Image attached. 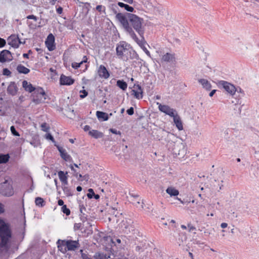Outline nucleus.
I'll return each instance as SVG.
<instances>
[{
	"label": "nucleus",
	"instance_id": "f257e3e1",
	"mask_svg": "<svg viewBox=\"0 0 259 259\" xmlns=\"http://www.w3.org/2000/svg\"><path fill=\"white\" fill-rule=\"evenodd\" d=\"M11 237V230L5 222L0 219V252L6 253L9 247L8 243Z\"/></svg>",
	"mask_w": 259,
	"mask_h": 259
},
{
	"label": "nucleus",
	"instance_id": "f03ea898",
	"mask_svg": "<svg viewBox=\"0 0 259 259\" xmlns=\"http://www.w3.org/2000/svg\"><path fill=\"white\" fill-rule=\"evenodd\" d=\"M156 104L158 106L159 111L173 118L174 122L179 131L183 130V124L181 118L175 109L166 105H162L159 102H157Z\"/></svg>",
	"mask_w": 259,
	"mask_h": 259
},
{
	"label": "nucleus",
	"instance_id": "7ed1b4c3",
	"mask_svg": "<svg viewBox=\"0 0 259 259\" xmlns=\"http://www.w3.org/2000/svg\"><path fill=\"white\" fill-rule=\"evenodd\" d=\"M132 51V49L130 45L125 41H121L116 45V55L120 59L123 60H128Z\"/></svg>",
	"mask_w": 259,
	"mask_h": 259
},
{
	"label": "nucleus",
	"instance_id": "20e7f679",
	"mask_svg": "<svg viewBox=\"0 0 259 259\" xmlns=\"http://www.w3.org/2000/svg\"><path fill=\"white\" fill-rule=\"evenodd\" d=\"M57 244L59 250L63 253H66L67 251H74L80 246L78 240H58Z\"/></svg>",
	"mask_w": 259,
	"mask_h": 259
},
{
	"label": "nucleus",
	"instance_id": "39448f33",
	"mask_svg": "<svg viewBox=\"0 0 259 259\" xmlns=\"http://www.w3.org/2000/svg\"><path fill=\"white\" fill-rule=\"evenodd\" d=\"M127 17L131 24L139 35H143L144 32L142 27L143 19L132 13H127Z\"/></svg>",
	"mask_w": 259,
	"mask_h": 259
},
{
	"label": "nucleus",
	"instance_id": "423d86ee",
	"mask_svg": "<svg viewBox=\"0 0 259 259\" xmlns=\"http://www.w3.org/2000/svg\"><path fill=\"white\" fill-rule=\"evenodd\" d=\"M0 194L8 197L14 194L13 181L11 179L6 180L0 184Z\"/></svg>",
	"mask_w": 259,
	"mask_h": 259
},
{
	"label": "nucleus",
	"instance_id": "0eeeda50",
	"mask_svg": "<svg viewBox=\"0 0 259 259\" xmlns=\"http://www.w3.org/2000/svg\"><path fill=\"white\" fill-rule=\"evenodd\" d=\"M32 101L35 104H39L44 102L46 99V94L44 90L40 88L36 89L32 95Z\"/></svg>",
	"mask_w": 259,
	"mask_h": 259
},
{
	"label": "nucleus",
	"instance_id": "6e6552de",
	"mask_svg": "<svg viewBox=\"0 0 259 259\" xmlns=\"http://www.w3.org/2000/svg\"><path fill=\"white\" fill-rule=\"evenodd\" d=\"M116 18L122 24L123 27L127 31L131 29L129 26L128 20L127 19V15L125 16L121 13H118L116 15Z\"/></svg>",
	"mask_w": 259,
	"mask_h": 259
},
{
	"label": "nucleus",
	"instance_id": "1a4fd4ad",
	"mask_svg": "<svg viewBox=\"0 0 259 259\" xmlns=\"http://www.w3.org/2000/svg\"><path fill=\"white\" fill-rule=\"evenodd\" d=\"M219 83L220 85H222L224 89L231 95L233 96L235 95L236 92V89L233 84L224 80L220 81Z\"/></svg>",
	"mask_w": 259,
	"mask_h": 259
},
{
	"label": "nucleus",
	"instance_id": "9d476101",
	"mask_svg": "<svg viewBox=\"0 0 259 259\" xmlns=\"http://www.w3.org/2000/svg\"><path fill=\"white\" fill-rule=\"evenodd\" d=\"M97 73L100 78L104 79H108L110 76L109 71L103 65H100L99 66L97 69Z\"/></svg>",
	"mask_w": 259,
	"mask_h": 259
},
{
	"label": "nucleus",
	"instance_id": "9b49d317",
	"mask_svg": "<svg viewBox=\"0 0 259 259\" xmlns=\"http://www.w3.org/2000/svg\"><path fill=\"white\" fill-rule=\"evenodd\" d=\"M8 44L14 48H18L22 43L18 35L12 34L8 38Z\"/></svg>",
	"mask_w": 259,
	"mask_h": 259
},
{
	"label": "nucleus",
	"instance_id": "f8f14e48",
	"mask_svg": "<svg viewBox=\"0 0 259 259\" xmlns=\"http://www.w3.org/2000/svg\"><path fill=\"white\" fill-rule=\"evenodd\" d=\"M13 59L11 53L7 50H4L0 52V62L5 63L9 62Z\"/></svg>",
	"mask_w": 259,
	"mask_h": 259
},
{
	"label": "nucleus",
	"instance_id": "ddd939ff",
	"mask_svg": "<svg viewBox=\"0 0 259 259\" xmlns=\"http://www.w3.org/2000/svg\"><path fill=\"white\" fill-rule=\"evenodd\" d=\"M45 43L48 49L50 51H53L55 49V37L52 33L49 34Z\"/></svg>",
	"mask_w": 259,
	"mask_h": 259
},
{
	"label": "nucleus",
	"instance_id": "4468645a",
	"mask_svg": "<svg viewBox=\"0 0 259 259\" xmlns=\"http://www.w3.org/2000/svg\"><path fill=\"white\" fill-rule=\"evenodd\" d=\"M74 79L70 76H67L64 74H62L60 78V83L61 85H70L73 84Z\"/></svg>",
	"mask_w": 259,
	"mask_h": 259
},
{
	"label": "nucleus",
	"instance_id": "2eb2a0df",
	"mask_svg": "<svg viewBox=\"0 0 259 259\" xmlns=\"http://www.w3.org/2000/svg\"><path fill=\"white\" fill-rule=\"evenodd\" d=\"M131 93L132 95L137 99H142L143 97V90L139 85L134 87Z\"/></svg>",
	"mask_w": 259,
	"mask_h": 259
},
{
	"label": "nucleus",
	"instance_id": "dca6fc26",
	"mask_svg": "<svg viewBox=\"0 0 259 259\" xmlns=\"http://www.w3.org/2000/svg\"><path fill=\"white\" fill-rule=\"evenodd\" d=\"M18 88L16 83L14 82H11L7 88V92L12 96H15L17 94Z\"/></svg>",
	"mask_w": 259,
	"mask_h": 259
},
{
	"label": "nucleus",
	"instance_id": "f3484780",
	"mask_svg": "<svg viewBox=\"0 0 259 259\" xmlns=\"http://www.w3.org/2000/svg\"><path fill=\"white\" fill-rule=\"evenodd\" d=\"M68 172H64L63 171H59L58 172V177L60 181L63 185H66L68 184Z\"/></svg>",
	"mask_w": 259,
	"mask_h": 259
},
{
	"label": "nucleus",
	"instance_id": "a211bd4d",
	"mask_svg": "<svg viewBox=\"0 0 259 259\" xmlns=\"http://www.w3.org/2000/svg\"><path fill=\"white\" fill-rule=\"evenodd\" d=\"M22 87L24 89V90L28 92L29 93H32V92H34L36 90L34 87L32 85L31 83L28 82L26 80H23L22 82Z\"/></svg>",
	"mask_w": 259,
	"mask_h": 259
},
{
	"label": "nucleus",
	"instance_id": "6ab92c4d",
	"mask_svg": "<svg viewBox=\"0 0 259 259\" xmlns=\"http://www.w3.org/2000/svg\"><path fill=\"white\" fill-rule=\"evenodd\" d=\"M94 257L95 259H127L125 258H112L110 255L107 254H104L101 252H97L95 254Z\"/></svg>",
	"mask_w": 259,
	"mask_h": 259
},
{
	"label": "nucleus",
	"instance_id": "aec40b11",
	"mask_svg": "<svg viewBox=\"0 0 259 259\" xmlns=\"http://www.w3.org/2000/svg\"><path fill=\"white\" fill-rule=\"evenodd\" d=\"M161 60L162 61L166 62L175 61V54L167 53L162 56Z\"/></svg>",
	"mask_w": 259,
	"mask_h": 259
},
{
	"label": "nucleus",
	"instance_id": "412c9836",
	"mask_svg": "<svg viewBox=\"0 0 259 259\" xmlns=\"http://www.w3.org/2000/svg\"><path fill=\"white\" fill-rule=\"evenodd\" d=\"M166 192L170 196H177L179 194V191L173 187H168L166 190Z\"/></svg>",
	"mask_w": 259,
	"mask_h": 259
},
{
	"label": "nucleus",
	"instance_id": "4be33fe9",
	"mask_svg": "<svg viewBox=\"0 0 259 259\" xmlns=\"http://www.w3.org/2000/svg\"><path fill=\"white\" fill-rule=\"evenodd\" d=\"M198 81L202 85L203 88H205L206 90H210L211 88V85L210 82L205 79H200Z\"/></svg>",
	"mask_w": 259,
	"mask_h": 259
},
{
	"label": "nucleus",
	"instance_id": "5701e85b",
	"mask_svg": "<svg viewBox=\"0 0 259 259\" xmlns=\"http://www.w3.org/2000/svg\"><path fill=\"white\" fill-rule=\"evenodd\" d=\"M96 116L98 119H102L103 121H107L109 119L108 114L102 111H97L96 112Z\"/></svg>",
	"mask_w": 259,
	"mask_h": 259
},
{
	"label": "nucleus",
	"instance_id": "b1692460",
	"mask_svg": "<svg viewBox=\"0 0 259 259\" xmlns=\"http://www.w3.org/2000/svg\"><path fill=\"white\" fill-rule=\"evenodd\" d=\"M88 58L86 56H84L83 57L82 60L79 63L77 62H73L71 64V66L73 68L75 69H78L79 67H80L81 64H82L83 63H86L88 61Z\"/></svg>",
	"mask_w": 259,
	"mask_h": 259
},
{
	"label": "nucleus",
	"instance_id": "393cba45",
	"mask_svg": "<svg viewBox=\"0 0 259 259\" xmlns=\"http://www.w3.org/2000/svg\"><path fill=\"white\" fill-rule=\"evenodd\" d=\"M17 70L20 73H23L25 74H28L30 72V69L26 68L24 66L20 64L17 67Z\"/></svg>",
	"mask_w": 259,
	"mask_h": 259
},
{
	"label": "nucleus",
	"instance_id": "a878e982",
	"mask_svg": "<svg viewBox=\"0 0 259 259\" xmlns=\"http://www.w3.org/2000/svg\"><path fill=\"white\" fill-rule=\"evenodd\" d=\"M89 135L94 138L98 139L103 136V134L97 130H93L89 133Z\"/></svg>",
	"mask_w": 259,
	"mask_h": 259
},
{
	"label": "nucleus",
	"instance_id": "bb28decb",
	"mask_svg": "<svg viewBox=\"0 0 259 259\" xmlns=\"http://www.w3.org/2000/svg\"><path fill=\"white\" fill-rule=\"evenodd\" d=\"M59 150L61 154V157L65 161H70L71 157L67 154L65 150L59 149Z\"/></svg>",
	"mask_w": 259,
	"mask_h": 259
},
{
	"label": "nucleus",
	"instance_id": "cd10ccee",
	"mask_svg": "<svg viewBox=\"0 0 259 259\" xmlns=\"http://www.w3.org/2000/svg\"><path fill=\"white\" fill-rule=\"evenodd\" d=\"M117 5L121 8H124V9L128 12H133L134 11V9L133 7L130 6L129 5L125 4L122 2H118Z\"/></svg>",
	"mask_w": 259,
	"mask_h": 259
},
{
	"label": "nucleus",
	"instance_id": "c85d7f7f",
	"mask_svg": "<svg viewBox=\"0 0 259 259\" xmlns=\"http://www.w3.org/2000/svg\"><path fill=\"white\" fill-rule=\"evenodd\" d=\"M116 84L120 89L123 91L125 90L127 87L126 82L122 80H118Z\"/></svg>",
	"mask_w": 259,
	"mask_h": 259
},
{
	"label": "nucleus",
	"instance_id": "c756f323",
	"mask_svg": "<svg viewBox=\"0 0 259 259\" xmlns=\"http://www.w3.org/2000/svg\"><path fill=\"white\" fill-rule=\"evenodd\" d=\"M10 158L9 154H0V163H7Z\"/></svg>",
	"mask_w": 259,
	"mask_h": 259
},
{
	"label": "nucleus",
	"instance_id": "7c9ffc66",
	"mask_svg": "<svg viewBox=\"0 0 259 259\" xmlns=\"http://www.w3.org/2000/svg\"><path fill=\"white\" fill-rule=\"evenodd\" d=\"M35 203L36 205L42 207L45 204L44 200L41 197H36L35 200Z\"/></svg>",
	"mask_w": 259,
	"mask_h": 259
},
{
	"label": "nucleus",
	"instance_id": "2f4dec72",
	"mask_svg": "<svg viewBox=\"0 0 259 259\" xmlns=\"http://www.w3.org/2000/svg\"><path fill=\"white\" fill-rule=\"evenodd\" d=\"M144 34L142 35H140L141 37V38L140 39L138 38L137 40H136L135 41L138 44V45L141 47H143V46H145L146 45V41L145 40L144 37Z\"/></svg>",
	"mask_w": 259,
	"mask_h": 259
},
{
	"label": "nucleus",
	"instance_id": "473e14b6",
	"mask_svg": "<svg viewBox=\"0 0 259 259\" xmlns=\"http://www.w3.org/2000/svg\"><path fill=\"white\" fill-rule=\"evenodd\" d=\"M144 34L142 35H140L141 37V38L140 39L138 38L137 40H136L135 41L138 44V45L141 47H143V46H145L146 45V41L145 40L144 37Z\"/></svg>",
	"mask_w": 259,
	"mask_h": 259
},
{
	"label": "nucleus",
	"instance_id": "72a5a7b5",
	"mask_svg": "<svg viewBox=\"0 0 259 259\" xmlns=\"http://www.w3.org/2000/svg\"><path fill=\"white\" fill-rule=\"evenodd\" d=\"M144 34L142 35H140L141 37V38L140 39L138 38L137 40H136L135 41L138 44V45L141 47H143V46H145L146 45V41L145 40L144 37Z\"/></svg>",
	"mask_w": 259,
	"mask_h": 259
},
{
	"label": "nucleus",
	"instance_id": "f704fd0d",
	"mask_svg": "<svg viewBox=\"0 0 259 259\" xmlns=\"http://www.w3.org/2000/svg\"><path fill=\"white\" fill-rule=\"evenodd\" d=\"M61 211L66 215H69L70 214V210L68 208H67L66 205H64L62 206Z\"/></svg>",
	"mask_w": 259,
	"mask_h": 259
},
{
	"label": "nucleus",
	"instance_id": "c9c22d12",
	"mask_svg": "<svg viewBox=\"0 0 259 259\" xmlns=\"http://www.w3.org/2000/svg\"><path fill=\"white\" fill-rule=\"evenodd\" d=\"M40 127L41 130L46 132H48L50 129L49 125L46 122L42 123L41 124Z\"/></svg>",
	"mask_w": 259,
	"mask_h": 259
},
{
	"label": "nucleus",
	"instance_id": "e433bc0d",
	"mask_svg": "<svg viewBox=\"0 0 259 259\" xmlns=\"http://www.w3.org/2000/svg\"><path fill=\"white\" fill-rule=\"evenodd\" d=\"M80 252L82 259H93L90 255L84 253L82 249L80 250Z\"/></svg>",
	"mask_w": 259,
	"mask_h": 259
},
{
	"label": "nucleus",
	"instance_id": "4c0bfd02",
	"mask_svg": "<svg viewBox=\"0 0 259 259\" xmlns=\"http://www.w3.org/2000/svg\"><path fill=\"white\" fill-rule=\"evenodd\" d=\"M96 10L99 12H103L105 13L106 8L105 6L102 5H98L96 8Z\"/></svg>",
	"mask_w": 259,
	"mask_h": 259
},
{
	"label": "nucleus",
	"instance_id": "58836bf2",
	"mask_svg": "<svg viewBox=\"0 0 259 259\" xmlns=\"http://www.w3.org/2000/svg\"><path fill=\"white\" fill-rule=\"evenodd\" d=\"M11 132L12 134L15 136H20V134L18 132L16 131L14 126H11L10 127Z\"/></svg>",
	"mask_w": 259,
	"mask_h": 259
},
{
	"label": "nucleus",
	"instance_id": "ea45409f",
	"mask_svg": "<svg viewBox=\"0 0 259 259\" xmlns=\"http://www.w3.org/2000/svg\"><path fill=\"white\" fill-rule=\"evenodd\" d=\"M80 93L81 94L80 95H79V97L81 99H83L84 98H85V97H87L88 95V92H87L85 90H81L80 91Z\"/></svg>",
	"mask_w": 259,
	"mask_h": 259
},
{
	"label": "nucleus",
	"instance_id": "a19ab883",
	"mask_svg": "<svg viewBox=\"0 0 259 259\" xmlns=\"http://www.w3.org/2000/svg\"><path fill=\"white\" fill-rule=\"evenodd\" d=\"M188 231L189 232H193V231H195L196 230V227L193 226L191 223L188 224Z\"/></svg>",
	"mask_w": 259,
	"mask_h": 259
},
{
	"label": "nucleus",
	"instance_id": "79ce46f5",
	"mask_svg": "<svg viewBox=\"0 0 259 259\" xmlns=\"http://www.w3.org/2000/svg\"><path fill=\"white\" fill-rule=\"evenodd\" d=\"M3 74L4 75L9 76L11 75V72L7 68H4L3 70Z\"/></svg>",
	"mask_w": 259,
	"mask_h": 259
},
{
	"label": "nucleus",
	"instance_id": "37998d69",
	"mask_svg": "<svg viewBox=\"0 0 259 259\" xmlns=\"http://www.w3.org/2000/svg\"><path fill=\"white\" fill-rule=\"evenodd\" d=\"M26 18L27 19H33L35 22L37 21V17L33 15H28L26 17Z\"/></svg>",
	"mask_w": 259,
	"mask_h": 259
},
{
	"label": "nucleus",
	"instance_id": "c03bdc74",
	"mask_svg": "<svg viewBox=\"0 0 259 259\" xmlns=\"http://www.w3.org/2000/svg\"><path fill=\"white\" fill-rule=\"evenodd\" d=\"M110 131L114 134H116V135H121V132L119 131H117L116 129H114V128H110Z\"/></svg>",
	"mask_w": 259,
	"mask_h": 259
},
{
	"label": "nucleus",
	"instance_id": "a18cd8bd",
	"mask_svg": "<svg viewBox=\"0 0 259 259\" xmlns=\"http://www.w3.org/2000/svg\"><path fill=\"white\" fill-rule=\"evenodd\" d=\"M131 30V37H132V38L135 41L136 40H137L138 39V37L137 36V35H136V34L134 33V32L131 29H130Z\"/></svg>",
	"mask_w": 259,
	"mask_h": 259
},
{
	"label": "nucleus",
	"instance_id": "49530a36",
	"mask_svg": "<svg viewBox=\"0 0 259 259\" xmlns=\"http://www.w3.org/2000/svg\"><path fill=\"white\" fill-rule=\"evenodd\" d=\"M126 112L130 115H133L134 113V109L133 107H131L130 108L127 109Z\"/></svg>",
	"mask_w": 259,
	"mask_h": 259
},
{
	"label": "nucleus",
	"instance_id": "de8ad7c7",
	"mask_svg": "<svg viewBox=\"0 0 259 259\" xmlns=\"http://www.w3.org/2000/svg\"><path fill=\"white\" fill-rule=\"evenodd\" d=\"M141 49L144 51V52L149 56H150V53L146 48L145 45L143 46Z\"/></svg>",
	"mask_w": 259,
	"mask_h": 259
},
{
	"label": "nucleus",
	"instance_id": "09e8293b",
	"mask_svg": "<svg viewBox=\"0 0 259 259\" xmlns=\"http://www.w3.org/2000/svg\"><path fill=\"white\" fill-rule=\"evenodd\" d=\"M6 41L4 39L0 38V48L4 47L6 45Z\"/></svg>",
	"mask_w": 259,
	"mask_h": 259
},
{
	"label": "nucleus",
	"instance_id": "8fccbe9b",
	"mask_svg": "<svg viewBox=\"0 0 259 259\" xmlns=\"http://www.w3.org/2000/svg\"><path fill=\"white\" fill-rule=\"evenodd\" d=\"M46 139L50 140L52 141H54V139L53 137L50 133L46 134Z\"/></svg>",
	"mask_w": 259,
	"mask_h": 259
},
{
	"label": "nucleus",
	"instance_id": "3c124183",
	"mask_svg": "<svg viewBox=\"0 0 259 259\" xmlns=\"http://www.w3.org/2000/svg\"><path fill=\"white\" fill-rule=\"evenodd\" d=\"M111 241L113 244L115 245V243H117V244H119L121 243V240L119 238L115 239V241H114L113 239L111 240Z\"/></svg>",
	"mask_w": 259,
	"mask_h": 259
},
{
	"label": "nucleus",
	"instance_id": "603ef678",
	"mask_svg": "<svg viewBox=\"0 0 259 259\" xmlns=\"http://www.w3.org/2000/svg\"><path fill=\"white\" fill-rule=\"evenodd\" d=\"M56 11L58 14H61L63 13V8L61 7H59L57 8Z\"/></svg>",
	"mask_w": 259,
	"mask_h": 259
},
{
	"label": "nucleus",
	"instance_id": "864d4df0",
	"mask_svg": "<svg viewBox=\"0 0 259 259\" xmlns=\"http://www.w3.org/2000/svg\"><path fill=\"white\" fill-rule=\"evenodd\" d=\"M58 204L60 206H63V205H64L63 200L62 199H59L58 201Z\"/></svg>",
	"mask_w": 259,
	"mask_h": 259
},
{
	"label": "nucleus",
	"instance_id": "5fc2aeb1",
	"mask_svg": "<svg viewBox=\"0 0 259 259\" xmlns=\"http://www.w3.org/2000/svg\"><path fill=\"white\" fill-rule=\"evenodd\" d=\"M227 226H228V224L226 223H223L221 225V226L222 228H227Z\"/></svg>",
	"mask_w": 259,
	"mask_h": 259
},
{
	"label": "nucleus",
	"instance_id": "6e6d98bb",
	"mask_svg": "<svg viewBox=\"0 0 259 259\" xmlns=\"http://www.w3.org/2000/svg\"><path fill=\"white\" fill-rule=\"evenodd\" d=\"M4 211V206L3 204L0 203V213L3 212Z\"/></svg>",
	"mask_w": 259,
	"mask_h": 259
},
{
	"label": "nucleus",
	"instance_id": "4d7b16f0",
	"mask_svg": "<svg viewBox=\"0 0 259 259\" xmlns=\"http://www.w3.org/2000/svg\"><path fill=\"white\" fill-rule=\"evenodd\" d=\"M216 92V90H213L212 91H211L209 95L210 97H212L213 95H214V94Z\"/></svg>",
	"mask_w": 259,
	"mask_h": 259
},
{
	"label": "nucleus",
	"instance_id": "13d9d810",
	"mask_svg": "<svg viewBox=\"0 0 259 259\" xmlns=\"http://www.w3.org/2000/svg\"><path fill=\"white\" fill-rule=\"evenodd\" d=\"M90 130V126L89 125H86L84 127V130L85 131H88Z\"/></svg>",
	"mask_w": 259,
	"mask_h": 259
},
{
	"label": "nucleus",
	"instance_id": "bf43d9fd",
	"mask_svg": "<svg viewBox=\"0 0 259 259\" xmlns=\"http://www.w3.org/2000/svg\"><path fill=\"white\" fill-rule=\"evenodd\" d=\"M23 57L25 58L28 59L29 58V55L26 53H24L23 54Z\"/></svg>",
	"mask_w": 259,
	"mask_h": 259
},
{
	"label": "nucleus",
	"instance_id": "052dcab7",
	"mask_svg": "<svg viewBox=\"0 0 259 259\" xmlns=\"http://www.w3.org/2000/svg\"><path fill=\"white\" fill-rule=\"evenodd\" d=\"M57 0H51L50 1V4L52 5H54L56 3V2L57 1Z\"/></svg>",
	"mask_w": 259,
	"mask_h": 259
},
{
	"label": "nucleus",
	"instance_id": "680f3d73",
	"mask_svg": "<svg viewBox=\"0 0 259 259\" xmlns=\"http://www.w3.org/2000/svg\"><path fill=\"white\" fill-rule=\"evenodd\" d=\"M76 190L78 192H80L82 190V188L81 186H77L76 188Z\"/></svg>",
	"mask_w": 259,
	"mask_h": 259
},
{
	"label": "nucleus",
	"instance_id": "e2e57ef3",
	"mask_svg": "<svg viewBox=\"0 0 259 259\" xmlns=\"http://www.w3.org/2000/svg\"><path fill=\"white\" fill-rule=\"evenodd\" d=\"M189 256L191 257V259H194V258L193 255V254H192V252H189Z\"/></svg>",
	"mask_w": 259,
	"mask_h": 259
},
{
	"label": "nucleus",
	"instance_id": "0e129e2a",
	"mask_svg": "<svg viewBox=\"0 0 259 259\" xmlns=\"http://www.w3.org/2000/svg\"><path fill=\"white\" fill-rule=\"evenodd\" d=\"M181 227L183 230H186L187 229V227L185 225H182Z\"/></svg>",
	"mask_w": 259,
	"mask_h": 259
},
{
	"label": "nucleus",
	"instance_id": "69168bd1",
	"mask_svg": "<svg viewBox=\"0 0 259 259\" xmlns=\"http://www.w3.org/2000/svg\"><path fill=\"white\" fill-rule=\"evenodd\" d=\"M89 191L90 192H92V194L95 195L94 192V191H93V190L92 189H90L89 190Z\"/></svg>",
	"mask_w": 259,
	"mask_h": 259
},
{
	"label": "nucleus",
	"instance_id": "338daca9",
	"mask_svg": "<svg viewBox=\"0 0 259 259\" xmlns=\"http://www.w3.org/2000/svg\"><path fill=\"white\" fill-rule=\"evenodd\" d=\"M88 195V197L89 198H92L93 197H92V194H90V193H88L87 194Z\"/></svg>",
	"mask_w": 259,
	"mask_h": 259
},
{
	"label": "nucleus",
	"instance_id": "774afa93",
	"mask_svg": "<svg viewBox=\"0 0 259 259\" xmlns=\"http://www.w3.org/2000/svg\"><path fill=\"white\" fill-rule=\"evenodd\" d=\"M69 141L71 143H74V140L73 139H69Z\"/></svg>",
	"mask_w": 259,
	"mask_h": 259
}]
</instances>
